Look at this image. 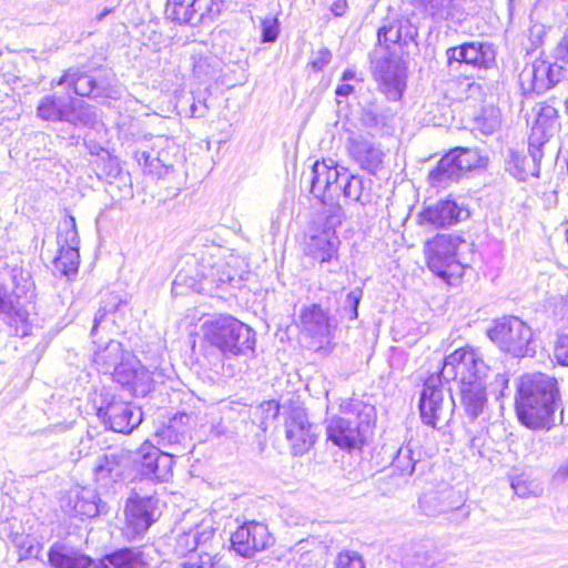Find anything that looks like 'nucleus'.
I'll return each mask as SVG.
<instances>
[{"instance_id":"nucleus-1","label":"nucleus","mask_w":568,"mask_h":568,"mask_svg":"<svg viewBox=\"0 0 568 568\" xmlns=\"http://www.w3.org/2000/svg\"><path fill=\"white\" fill-rule=\"evenodd\" d=\"M515 408L518 420L532 430H549L562 423V399L555 377L542 373L527 374L517 385Z\"/></svg>"},{"instance_id":"nucleus-2","label":"nucleus","mask_w":568,"mask_h":568,"mask_svg":"<svg viewBox=\"0 0 568 568\" xmlns=\"http://www.w3.org/2000/svg\"><path fill=\"white\" fill-rule=\"evenodd\" d=\"M488 371L489 367L474 348H458L444 359L440 375L445 382L459 379L462 404L471 420L478 418L487 404Z\"/></svg>"},{"instance_id":"nucleus-3","label":"nucleus","mask_w":568,"mask_h":568,"mask_svg":"<svg viewBox=\"0 0 568 568\" xmlns=\"http://www.w3.org/2000/svg\"><path fill=\"white\" fill-rule=\"evenodd\" d=\"M226 257V250L214 243L195 246L192 253L183 256L174 287L186 286L199 293L213 294L234 278Z\"/></svg>"},{"instance_id":"nucleus-4","label":"nucleus","mask_w":568,"mask_h":568,"mask_svg":"<svg viewBox=\"0 0 568 568\" xmlns=\"http://www.w3.org/2000/svg\"><path fill=\"white\" fill-rule=\"evenodd\" d=\"M342 416L326 422L327 440L344 450L361 449L366 443L376 414L374 406L359 399H346L339 405Z\"/></svg>"},{"instance_id":"nucleus-5","label":"nucleus","mask_w":568,"mask_h":568,"mask_svg":"<svg viewBox=\"0 0 568 568\" xmlns=\"http://www.w3.org/2000/svg\"><path fill=\"white\" fill-rule=\"evenodd\" d=\"M204 338L216 347L225 358L254 352L255 332L232 316H220L203 324Z\"/></svg>"},{"instance_id":"nucleus-6","label":"nucleus","mask_w":568,"mask_h":568,"mask_svg":"<svg viewBox=\"0 0 568 568\" xmlns=\"http://www.w3.org/2000/svg\"><path fill=\"white\" fill-rule=\"evenodd\" d=\"M343 207L332 204L323 209L315 217L316 233L312 234L305 243V254L320 264L338 265V248L341 240L335 229L342 224Z\"/></svg>"},{"instance_id":"nucleus-7","label":"nucleus","mask_w":568,"mask_h":568,"mask_svg":"<svg viewBox=\"0 0 568 568\" xmlns=\"http://www.w3.org/2000/svg\"><path fill=\"white\" fill-rule=\"evenodd\" d=\"M466 242L458 235L437 234L425 243V254L429 270L452 284L464 275L465 265L458 257L460 245Z\"/></svg>"},{"instance_id":"nucleus-8","label":"nucleus","mask_w":568,"mask_h":568,"mask_svg":"<svg viewBox=\"0 0 568 568\" xmlns=\"http://www.w3.org/2000/svg\"><path fill=\"white\" fill-rule=\"evenodd\" d=\"M443 379L440 372L429 376L419 397L420 418L424 424L434 428H440L450 420L455 406L453 396H445Z\"/></svg>"},{"instance_id":"nucleus-9","label":"nucleus","mask_w":568,"mask_h":568,"mask_svg":"<svg viewBox=\"0 0 568 568\" xmlns=\"http://www.w3.org/2000/svg\"><path fill=\"white\" fill-rule=\"evenodd\" d=\"M488 337L503 352L514 357H525L535 353L531 347V328L516 316L503 317L496 321L488 331Z\"/></svg>"},{"instance_id":"nucleus-10","label":"nucleus","mask_w":568,"mask_h":568,"mask_svg":"<svg viewBox=\"0 0 568 568\" xmlns=\"http://www.w3.org/2000/svg\"><path fill=\"white\" fill-rule=\"evenodd\" d=\"M222 11L221 0H168L166 13L180 24L210 26Z\"/></svg>"},{"instance_id":"nucleus-11","label":"nucleus","mask_w":568,"mask_h":568,"mask_svg":"<svg viewBox=\"0 0 568 568\" xmlns=\"http://www.w3.org/2000/svg\"><path fill=\"white\" fill-rule=\"evenodd\" d=\"M446 59L450 70L463 63L477 70H488L496 63V50L490 42L469 41L448 48Z\"/></svg>"},{"instance_id":"nucleus-12","label":"nucleus","mask_w":568,"mask_h":568,"mask_svg":"<svg viewBox=\"0 0 568 568\" xmlns=\"http://www.w3.org/2000/svg\"><path fill=\"white\" fill-rule=\"evenodd\" d=\"M339 171L333 160L315 161L308 175L305 178L306 187L320 200L324 207L334 203V199L338 195L341 185L338 184Z\"/></svg>"},{"instance_id":"nucleus-13","label":"nucleus","mask_w":568,"mask_h":568,"mask_svg":"<svg viewBox=\"0 0 568 568\" xmlns=\"http://www.w3.org/2000/svg\"><path fill=\"white\" fill-rule=\"evenodd\" d=\"M156 505L158 499L152 496L141 497L135 494L128 499L123 528V534L128 540H135L144 536L155 521Z\"/></svg>"},{"instance_id":"nucleus-14","label":"nucleus","mask_w":568,"mask_h":568,"mask_svg":"<svg viewBox=\"0 0 568 568\" xmlns=\"http://www.w3.org/2000/svg\"><path fill=\"white\" fill-rule=\"evenodd\" d=\"M97 415L106 429L115 433L129 434L142 422L140 407L115 397L100 407Z\"/></svg>"},{"instance_id":"nucleus-15","label":"nucleus","mask_w":568,"mask_h":568,"mask_svg":"<svg viewBox=\"0 0 568 568\" xmlns=\"http://www.w3.org/2000/svg\"><path fill=\"white\" fill-rule=\"evenodd\" d=\"M285 435L292 453L302 456L307 453L316 440V427L310 423L304 408L294 406L285 419Z\"/></svg>"},{"instance_id":"nucleus-16","label":"nucleus","mask_w":568,"mask_h":568,"mask_svg":"<svg viewBox=\"0 0 568 568\" xmlns=\"http://www.w3.org/2000/svg\"><path fill=\"white\" fill-rule=\"evenodd\" d=\"M174 453H164L160 447L144 443L139 452L135 463L142 477L153 481H169L173 475Z\"/></svg>"},{"instance_id":"nucleus-17","label":"nucleus","mask_w":568,"mask_h":568,"mask_svg":"<svg viewBox=\"0 0 568 568\" xmlns=\"http://www.w3.org/2000/svg\"><path fill=\"white\" fill-rule=\"evenodd\" d=\"M272 542L267 526L257 521L245 523L231 535V548L244 558L253 557Z\"/></svg>"},{"instance_id":"nucleus-18","label":"nucleus","mask_w":568,"mask_h":568,"mask_svg":"<svg viewBox=\"0 0 568 568\" xmlns=\"http://www.w3.org/2000/svg\"><path fill=\"white\" fill-rule=\"evenodd\" d=\"M112 378L133 396L144 397L153 389V378L131 353L112 372Z\"/></svg>"},{"instance_id":"nucleus-19","label":"nucleus","mask_w":568,"mask_h":568,"mask_svg":"<svg viewBox=\"0 0 568 568\" xmlns=\"http://www.w3.org/2000/svg\"><path fill=\"white\" fill-rule=\"evenodd\" d=\"M190 419L191 416L185 413L174 415L166 425L156 430V443L161 447L172 448L174 456L190 452Z\"/></svg>"},{"instance_id":"nucleus-20","label":"nucleus","mask_w":568,"mask_h":568,"mask_svg":"<svg viewBox=\"0 0 568 568\" xmlns=\"http://www.w3.org/2000/svg\"><path fill=\"white\" fill-rule=\"evenodd\" d=\"M555 62L535 61L530 70L524 71V77L530 83V88L537 94L544 93L562 79L568 78V64L558 60L555 55Z\"/></svg>"},{"instance_id":"nucleus-21","label":"nucleus","mask_w":568,"mask_h":568,"mask_svg":"<svg viewBox=\"0 0 568 568\" xmlns=\"http://www.w3.org/2000/svg\"><path fill=\"white\" fill-rule=\"evenodd\" d=\"M374 74L389 100L397 101L402 98L406 88V70L398 60L385 58L376 61Z\"/></svg>"},{"instance_id":"nucleus-22","label":"nucleus","mask_w":568,"mask_h":568,"mask_svg":"<svg viewBox=\"0 0 568 568\" xmlns=\"http://www.w3.org/2000/svg\"><path fill=\"white\" fill-rule=\"evenodd\" d=\"M542 156V148L531 145V141H529L528 154L514 149L507 150L505 169L518 181H526L529 176H539Z\"/></svg>"},{"instance_id":"nucleus-23","label":"nucleus","mask_w":568,"mask_h":568,"mask_svg":"<svg viewBox=\"0 0 568 568\" xmlns=\"http://www.w3.org/2000/svg\"><path fill=\"white\" fill-rule=\"evenodd\" d=\"M351 159L364 171L376 175L384 164L385 153L381 145L364 138L352 136L347 140Z\"/></svg>"},{"instance_id":"nucleus-24","label":"nucleus","mask_w":568,"mask_h":568,"mask_svg":"<svg viewBox=\"0 0 568 568\" xmlns=\"http://www.w3.org/2000/svg\"><path fill=\"white\" fill-rule=\"evenodd\" d=\"M558 112L555 100H548L537 105L536 120L529 136L531 145L544 148L549 139L558 132L560 126Z\"/></svg>"},{"instance_id":"nucleus-25","label":"nucleus","mask_w":568,"mask_h":568,"mask_svg":"<svg viewBox=\"0 0 568 568\" xmlns=\"http://www.w3.org/2000/svg\"><path fill=\"white\" fill-rule=\"evenodd\" d=\"M417 36L418 30L409 19L387 18L377 31V41L387 49L390 44L406 47L415 42Z\"/></svg>"},{"instance_id":"nucleus-26","label":"nucleus","mask_w":568,"mask_h":568,"mask_svg":"<svg viewBox=\"0 0 568 568\" xmlns=\"http://www.w3.org/2000/svg\"><path fill=\"white\" fill-rule=\"evenodd\" d=\"M463 209L454 200H440L426 206L419 214L420 223L436 229L452 226L462 221Z\"/></svg>"},{"instance_id":"nucleus-27","label":"nucleus","mask_w":568,"mask_h":568,"mask_svg":"<svg viewBox=\"0 0 568 568\" xmlns=\"http://www.w3.org/2000/svg\"><path fill=\"white\" fill-rule=\"evenodd\" d=\"M129 462V455L124 450L104 454L97 459L94 467L95 480L103 487L116 483L122 478Z\"/></svg>"},{"instance_id":"nucleus-28","label":"nucleus","mask_w":568,"mask_h":568,"mask_svg":"<svg viewBox=\"0 0 568 568\" xmlns=\"http://www.w3.org/2000/svg\"><path fill=\"white\" fill-rule=\"evenodd\" d=\"M302 331L322 343L331 335V323L327 313L317 304L302 310L300 314Z\"/></svg>"},{"instance_id":"nucleus-29","label":"nucleus","mask_w":568,"mask_h":568,"mask_svg":"<svg viewBox=\"0 0 568 568\" xmlns=\"http://www.w3.org/2000/svg\"><path fill=\"white\" fill-rule=\"evenodd\" d=\"M58 85H67L73 94L80 97H99L102 90L97 81L89 74L79 71L68 70L58 81Z\"/></svg>"},{"instance_id":"nucleus-30","label":"nucleus","mask_w":568,"mask_h":568,"mask_svg":"<svg viewBox=\"0 0 568 568\" xmlns=\"http://www.w3.org/2000/svg\"><path fill=\"white\" fill-rule=\"evenodd\" d=\"M71 515L75 517L92 518L99 515L98 496L94 490L80 488L72 490L69 495Z\"/></svg>"},{"instance_id":"nucleus-31","label":"nucleus","mask_w":568,"mask_h":568,"mask_svg":"<svg viewBox=\"0 0 568 568\" xmlns=\"http://www.w3.org/2000/svg\"><path fill=\"white\" fill-rule=\"evenodd\" d=\"M130 352L124 351L120 342L111 339L103 348L94 353L93 362L103 374H112Z\"/></svg>"},{"instance_id":"nucleus-32","label":"nucleus","mask_w":568,"mask_h":568,"mask_svg":"<svg viewBox=\"0 0 568 568\" xmlns=\"http://www.w3.org/2000/svg\"><path fill=\"white\" fill-rule=\"evenodd\" d=\"M463 176L455 158L448 152L438 161L436 168L429 172L428 178L433 186L446 187Z\"/></svg>"},{"instance_id":"nucleus-33","label":"nucleus","mask_w":568,"mask_h":568,"mask_svg":"<svg viewBox=\"0 0 568 568\" xmlns=\"http://www.w3.org/2000/svg\"><path fill=\"white\" fill-rule=\"evenodd\" d=\"M10 280L12 283V296L20 308V300L31 303L34 297V283L29 271L14 266L10 270Z\"/></svg>"},{"instance_id":"nucleus-34","label":"nucleus","mask_w":568,"mask_h":568,"mask_svg":"<svg viewBox=\"0 0 568 568\" xmlns=\"http://www.w3.org/2000/svg\"><path fill=\"white\" fill-rule=\"evenodd\" d=\"M68 102L54 94L43 97L37 106V116L43 121L64 122Z\"/></svg>"},{"instance_id":"nucleus-35","label":"nucleus","mask_w":568,"mask_h":568,"mask_svg":"<svg viewBox=\"0 0 568 568\" xmlns=\"http://www.w3.org/2000/svg\"><path fill=\"white\" fill-rule=\"evenodd\" d=\"M371 184V180L366 182L362 176L351 174L341 190L345 199L364 206L372 201Z\"/></svg>"},{"instance_id":"nucleus-36","label":"nucleus","mask_w":568,"mask_h":568,"mask_svg":"<svg viewBox=\"0 0 568 568\" xmlns=\"http://www.w3.org/2000/svg\"><path fill=\"white\" fill-rule=\"evenodd\" d=\"M68 122L74 126L83 125L93 128L97 123V114L91 105L84 101L74 100L70 97L68 102L67 119Z\"/></svg>"},{"instance_id":"nucleus-37","label":"nucleus","mask_w":568,"mask_h":568,"mask_svg":"<svg viewBox=\"0 0 568 568\" xmlns=\"http://www.w3.org/2000/svg\"><path fill=\"white\" fill-rule=\"evenodd\" d=\"M126 308V301L119 298L115 295H110L109 300L103 302V305L98 310L94 316L91 335L94 336L97 334L99 325L104 321V318L108 315H112V322L120 326L122 315L124 314Z\"/></svg>"},{"instance_id":"nucleus-38","label":"nucleus","mask_w":568,"mask_h":568,"mask_svg":"<svg viewBox=\"0 0 568 568\" xmlns=\"http://www.w3.org/2000/svg\"><path fill=\"white\" fill-rule=\"evenodd\" d=\"M49 562L54 568H90L92 559L78 552H63L60 547H52L48 554Z\"/></svg>"},{"instance_id":"nucleus-39","label":"nucleus","mask_w":568,"mask_h":568,"mask_svg":"<svg viewBox=\"0 0 568 568\" xmlns=\"http://www.w3.org/2000/svg\"><path fill=\"white\" fill-rule=\"evenodd\" d=\"M193 74L199 79H209L222 70V60L216 55L193 52L191 55Z\"/></svg>"},{"instance_id":"nucleus-40","label":"nucleus","mask_w":568,"mask_h":568,"mask_svg":"<svg viewBox=\"0 0 568 568\" xmlns=\"http://www.w3.org/2000/svg\"><path fill=\"white\" fill-rule=\"evenodd\" d=\"M111 568H142L145 562L139 548H122L104 557Z\"/></svg>"},{"instance_id":"nucleus-41","label":"nucleus","mask_w":568,"mask_h":568,"mask_svg":"<svg viewBox=\"0 0 568 568\" xmlns=\"http://www.w3.org/2000/svg\"><path fill=\"white\" fill-rule=\"evenodd\" d=\"M79 263V248L71 246H59V255L53 261L54 270L57 272L70 278L78 273Z\"/></svg>"},{"instance_id":"nucleus-42","label":"nucleus","mask_w":568,"mask_h":568,"mask_svg":"<svg viewBox=\"0 0 568 568\" xmlns=\"http://www.w3.org/2000/svg\"><path fill=\"white\" fill-rule=\"evenodd\" d=\"M419 457L420 452H416L413 445L408 443L397 450L392 468L398 471L400 476H410L415 470L416 464L419 462Z\"/></svg>"},{"instance_id":"nucleus-43","label":"nucleus","mask_w":568,"mask_h":568,"mask_svg":"<svg viewBox=\"0 0 568 568\" xmlns=\"http://www.w3.org/2000/svg\"><path fill=\"white\" fill-rule=\"evenodd\" d=\"M449 152L455 158L463 175L471 170L484 168L487 164V158L483 156L477 149L456 148Z\"/></svg>"},{"instance_id":"nucleus-44","label":"nucleus","mask_w":568,"mask_h":568,"mask_svg":"<svg viewBox=\"0 0 568 568\" xmlns=\"http://www.w3.org/2000/svg\"><path fill=\"white\" fill-rule=\"evenodd\" d=\"M57 241L59 246L79 248L80 239L73 216H68L60 223Z\"/></svg>"},{"instance_id":"nucleus-45","label":"nucleus","mask_w":568,"mask_h":568,"mask_svg":"<svg viewBox=\"0 0 568 568\" xmlns=\"http://www.w3.org/2000/svg\"><path fill=\"white\" fill-rule=\"evenodd\" d=\"M419 508L426 516H437L446 513L449 507L445 506L442 495L436 491L424 494L418 500Z\"/></svg>"},{"instance_id":"nucleus-46","label":"nucleus","mask_w":568,"mask_h":568,"mask_svg":"<svg viewBox=\"0 0 568 568\" xmlns=\"http://www.w3.org/2000/svg\"><path fill=\"white\" fill-rule=\"evenodd\" d=\"M433 18L446 19L450 16L454 0H416Z\"/></svg>"},{"instance_id":"nucleus-47","label":"nucleus","mask_w":568,"mask_h":568,"mask_svg":"<svg viewBox=\"0 0 568 568\" xmlns=\"http://www.w3.org/2000/svg\"><path fill=\"white\" fill-rule=\"evenodd\" d=\"M403 566L404 568H435V560L427 550L418 548L405 555Z\"/></svg>"},{"instance_id":"nucleus-48","label":"nucleus","mask_w":568,"mask_h":568,"mask_svg":"<svg viewBox=\"0 0 568 568\" xmlns=\"http://www.w3.org/2000/svg\"><path fill=\"white\" fill-rule=\"evenodd\" d=\"M280 408L281 406L276 400H265L261 403L254 412V416L260 418L258 427L266 430L267 422L278 416Z\"/></svg>"},{"instance_id":"nucleus-49","label":"nucleus","mask_w":568,"mask_h":568,"mask_svg":"<svg viewBox=\"0 0 568 568\" xmlns=\"http://www.w3.org/2000/svg\"><path fill=\"white\" fill-rule=\"evenodd\" d=\"M199 536H193L192 531L182 532L176 536L173 545V551L179 557L194 551L199 546Z\"/></svg>"},{"instance_id":"nucleus-50","label":"nucleus","mask_w":568,"mask_h":568,"mask_svg":"<svg viewBox=\"0 0 568 568\" xmlns=\"http://www.w3.org/2000/svg\"><path fill=\"white\" fill-rule=\"evenodd\" d=\"M134 159L143 170L150 174L161 175L163 173V164L159 158H153L149 151L136 150Z\"/></svg>"},{"instance_id":"nucleus-51","label":"nucleus","mask_w":568,"mask_h":568,"mask_svg":"<svg viewBox=\"0 0 568 568\" xmlns=\"http://www.w3.org/2000/svg\"><path fill=\"white\" fill-rule=\"evenodd\" d=\"M335 568H365V565L357 552L342 551L336 557Z\"/></svg>"},{"instance_id":"nucleus-52","label":"nucleus","mask_w":568,"mask_h":568,"mask_svg":"<svg viewBox=\"0 0 568 568\" xmlns=\"http://www.w3.org/2000/svg\"><path fill=\"white\" fill-rule=\"evenodd\" d=\"M363 297V290L361 287H356L352 290L345 300L344 310L347 312L349 320H356L358 316V306L361 300Z\"/></svg>"},{"instance_id":"nucleus-53","label":"nucleus","mask_w":568,"mask_h":568,"mask_svg":"<svg viewBox=\"0 0 568 568\" xmlns=\"http://www.w3.org/2000/svg\"><path fill=\"white\" fill-rule=\"evenodd\" d=\"M280 33V23L276 18H266L262 21V42H275Z\"/></svg>"},{"instance_id":"nucleus-54","label":"nucleus","mask_w":568,"mask_h":568,"mask_svg":"<svg viewBox=\"0 0 568 568\" xmlns=\"http://www.w3.org/2000/svg\"><path fill=\"white\" fill-rule=\"evenodd\" d=\"M0 314L19 315V307L11 294L8 293V290L4 285L0 284Z\"/></svg>"},{"instance_id":"nucleus-55","label":"nucleus","mask_w":568,"mask_h":568,"mask_svg":"<svg viewBox=\"0 0 568 568\" xmlns=\"http://www.w3.org/2000/svg\"><path fill=\"white\" fill-rule=\"evenodd\" d=\"M555 356L561 365L568 366V335H561L558 337Z\"/></svg>"},{"instance_id":"nucleus-56","label":"nucleus","mask_w":568,"mask_h":568,"mask_svg":"<svg viewBox=\"0 0 568 568\" xmlns=\"http://www.w3.org/2000/svg\"><path fill=\"white\" fill-rule=\"evenodd\" d=\"M332 60V52L327 48L320 49L314 59L311 61V65L315 71H322Z\"/></svg>"},{"instance_id":"nucleus-57","label":"nucleus","mask_w":568,"mask_h":568,"mask_svg":"<svg viewBox=\"0 0 568 568\" xmlns=\"http://www.w3.org/2000/svg\"><path fill=\"white\" fill-rule=\"evenodd\" d=\"M555 57L558 60H562L564 63L568 64V29L562 40L555 49Z\"/></svg>"},{"instance_id":"nucleus-58","label":"nucleus","mask_w":568,"mask_h":568,"mask_svg":"<svg viewBox=\"0 0 568 568\" xmlns=\"http://www.w3.org/2000/svg\"><path fill=\"white\" fill-rule=\"evenodd\" d=\"M176 568H219L216 562L211 561V557L209 555H205L204 557L200 558L199 564H190V562H183L178 565Z\"/></svg>"},{"instance_id":"nucleus-59","label":"nucleus","mask_w":568,"mask_h":568,"mask_svg":"<svg viewBox=\"0 0 568 568\" xmlns=\"http://www.w3.org/2000/svg\"><path fill=\"white\" fill-rule=\"evenodd\" d=\"M499 125L497 118H491L488 121H477L478 129L486 135L491 134Z\"/></svg>"},{"instance_id":"nucleus-60","label":"nucleus","mask_w":568,"mask_h":568,"mask_svg":"<svg viewBox=\"0 0 568 568\" xmlns=\"http://www.w3.org/2000/svg\"><path fill=\"white\" fill-rule=\"evenodd\" d=\"M9 251L10 250L8 248V241L6 236L0 235V272L8 267L7 258Z\"/></svg>"},{"instance_id":"nucleus-61","label":"nucleus","mask_w":568,"mask_h":568,"mask_svg":"<svg viewBox=\"0 0 568 568\" xmlns=\"http://www.w3.org/2000/svg\"><path fill=\"white\" fill-rule=\"evenodd\" d=\"M193 532V536H199V546L206 544L213 536H214V529L211 527H205L202 530L197 528L196 530H191Z\"/></svg>"},{"instance_id":"nucleus-62","label":"nucleus","mask_w":568,"mask_h":568,"mask_svg":"<svg viewBox=\"0 0 568 568\" xmlns=\"http://www.w3.org/2000/svg\"><path fill=\"white\" fill-rule=\"evenodd\" d=\"M347 8H348L347 0H335L331 4V12L335 17H343L346 13Z\"/></svg>"},{"instance_id":"nucleus-63","label":"nucleus","mask_w":568,"mask_h":568,"mask_svg":"<svg viewBox=\"0 0 568 568\" xmlns=\"http://www.w3.org/2000/svg\"><path fill=\"white\" fill-rule=\"evenodd\" d=\"M353 92H354L353 85L346 84V83L337 85V88L335 90V94L337 97H348Z\"/></svg>"},{"instance_id":"nucleus-64","label":"nucleus","mask_w":568,"mask_h":568,"mask_svg":"<svg viewBox=\"0 0 568 568\" xmlns=\"http://www.w3.org/2000/svg\"><path fill=\"white\" fill-rule=\"evenodd\" d=\"M511 487L515 491L516 495L520 496V497H524L525 494H526V487L524 486L523 483H519V481H513L511 484Z\"/></svg>"}]
</instances>
